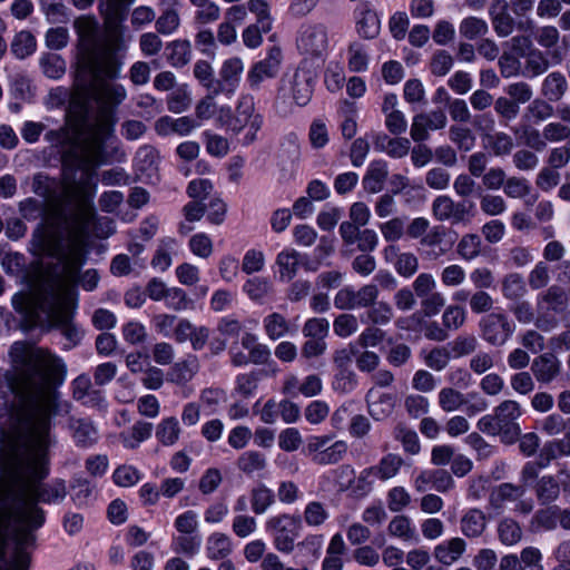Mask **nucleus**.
<instances>
[{
	"label": "nucleus",
	"mask_w": 570,
	"mask_h": 570,
	"mask_svg": "<svg viewBox=\"0 0 570 570\" xmlns=\"http://www.w3.org/2000/svg\"><path fill=\"white\" fill-rule=\"evenodd\" d=\"M135 0H102L100 12L104 30L97 20L83 16L75 21L78 35L79 70L76 78V98L83 100L79 115L76 101L67 120V137L71 140L65 153L63 179L57 183L42 174L33 178V190L45 198H28L20 204L23 218L35 220L42 216L33 232L30 249L36 256L56 259L50 269L81 268L85 263V238L95 212L92 195L96 169L122 163L126 153L114 136L112 108L125 100L122 85L110 80L119 76L121 62L117 53L126 50L121 22L126 9Z\"/></svg>",
	"instance_id": "1"
},
{
	"label": "nucleus",
	"mask_w": 570,
	"mask_h": 570,
	"mask_svg": "<svg viewBox=\"0 0 570 570\" xmlns=\"http://www.w3.org/2000/svg\"><path fill=\"white\" fill-rule=\"evenodd\" d=\"M9 355L14 371L9 386L19 399L21 428L8 469L9 492L0 504V566L28 570L35 531L45 523L38 502L59 503L67 494L62 480L40 485L56 442L50 432L55 384L65 380L67 367L61 357L24 342H14Z\"/></svg>",
	"instance_id": "2"
},
{
	"label": "nucleus",
	"mask_w": 570,
	"mask_h": 570,
	"mask_svg": "<svg viewBox=\"0 0 570 570\" xmlns=\"http://www.w3.org/2000/svg\"><path fill=\"white\" fill-rule=\"evenodd\" d=\"M68 269H46L37 285L16 293L11 303L27 326L60 327L70 341L77 342L81 333L71 320L77 308L75 284L80 268Z\"/></svg>",
	"instance_id": "3"
},
{
	"label": "nucleus",
	"mask_w": 570,
	"mask_h": 570,
	"mask_svg": "<svg viewBox=\"0 0 570 570\" xmlns=\"http://www.w3.org/2000/svg\"><path fill=\"white\" fill-rule=\"evenodd\" d=\"M263 122V116L256 111L254 98L250 95H243L238 98L234 119L228 121L227 129L235 134L245 129L243 142L250 145L256 140Z\"/></svg>",
	"instance_id": "4"
},
{
	"label": "nucleus",
	"mask_w": 570,
	"mask_h": 570,
	"mask_svg": "<svg viewBox=\"0 0 570 570\" xmlns=\"http://www.w3.org/2000/svg\"><path fill=\"white\" fill-rule=\"evenodd\" d=\"M313 95V80L311 73L304 69H296L292 75H285L278 88L277 99L284 104L292 101L296 106H306Z\"/></svg>",
	"instance_id": "5"
},
{
	"label": "nucleus",
	"mask_w": 570,
	"mask_h": 570,
	"mask_svg": "<svg viewBox=\"0 0 570 570\" xmlns=\"http://www.w3.org/2000/svg\"><path fill=\"white\" fill-rule=\"evenodd\" d=\"M302 528L299 515L281 514L271 517L266 521V531L273 537L275 548L284 553L294 549Z\"/></svg>",
	"instance_id": "6"
},
{
	"label": "nucleus",
	"mask_w": 570,
	"mask_h": 570,
	"mask_svg": "<svg viewBox=\"0 0 570 570\" xmlns=\"http://www.w3.org/2000/svg\"><path fill=\"white\" fill-rule=\"evenodd\" d=\"M568 298L559 286H551L537 298L535 325L549 332L554 328L557 320L554 313L561 312L567 305Z\"/></svg>",
	"instance_id": "7"
},
{
	"label": "nucleus",
	"mask_w": 570,
	"mask_h": 570,
	"mask_svg": "<svg viewBox=\"0 0 570 570\" xmlns=\"http://www.w3.org/2000/svg\"><path fill=\"white\" fill-rule=\"evenodd\" d=\"M296 43L301 53L321 56L328 49V30L323 23H305L299 29Z\"/></svg>",
	"instance_id": "8"
},
{
	"label": "nucleus",
	"mask_w": 570,
	"mask_h": 570,
	"mask_svg": "<svg viewBox=\"0 0 570 570\" xmlns=\"http://www.w3.org/2000/svg\"><path fill=\"white\" fill-rule=\"evenodd\" d=\"M283 61L282 50L274 46L263 60L254 63L247 72V82L252 89H258L266 79L275 78Z\"/></svg>",
	"instance_id": "9"
},
{
	"label": "nucleus",
	"mask_w": 570,
	"mask_h": 570,
	"mask_svg": "<svg viewBox=\"0 0 570 570\" xmlns=\"http://www.w3.org/2000/svg\"><path fill=\"white\" fill-rule=\"evenodd\" d=\"M493 411L503 428V442L508 444L515 442L521 433L520 424L517 422L522 415L520 404L513 400H505Z\"/></svg>",
	"instance_id": "10"
},
{
	"label": "nucleus",
	"mask_w": 570,
	"mask_h": 570,
	"mask_svg": "<svg viewBox=\"0 0 570 570\" xmlns=\"http://www.w3.org/2000/svg\"><path fill=\"white\" fill-rule=\"evenodd\" d=\"M525 490L523 487H515L504 483L498 487L491 494L493 504L501 507L511 503L514 511L528 513L533 508L531 499H524Z\"/></svg>",
	"instance_id": "11"
},
{
	"label": "nucleus",
	"mask_w": 570,
	"mask_h": 570,
	"mask_svg": "<svg viewBox=\"0 0 570 570\" xmlns=\"http://www.w3.org/2000/svg\"><path fill=\"white\" fill-rule=\"evenodd\" d=\"M355 29L363 39H374L381 31V19L368 2L360 3L355 11Z\"/></svg>",
	"instance_id": "12"
},
{
	"label": "nucleus",
	"mask_w": 570,
	"mask_h": 570,
	"mask_svg": "<svg viewBox=\"0 0 570 570\" xmlns=\"http://www.w3.org/2000/svg\"><path fill=\"white\" fill-rule=\"evenodd\" d=\"M445 125L446 116L441 110L419 114L413 117L411 125V137L414 141L425 140L429 136V130L442 129L445 127Z\"/></svg>",
	"instance_id": "13"
},
{
	"label": "nucleus",
	"mask_w": 570,
	"mask_h": 570,
	"mask_svg": "<svg viewBox=\"0 0 570 570\" xmlns=\"http://www.w3.org/2000/svg\"><path fill=\"white\" fill-rule=\"evenodd\" d=\"M386 263L392 264L396 273L405 278L412 277L419 269V259L412 253H401L395 245H389L383 250Z\"/></svg>",
	"instance_id": "14"
},
{
	"label": "nucleus",
	"mask_w": 570,
	"mask_h": 570,
	"mask_svg": "<svg viewBox=\"0 0 570 570\" xmlns=\"http://www.w3.org/2000/svg\"><path fill=\"white\" fill-rule=\"evenodd\" d=\"M484 338L492 344H503L512 334L513 327L502 314H490L482 321Z\"/></svg>",
	"instance_id": "15"
},
{
	"label": "nucleus",
	"mask_w": 570,
	"mask_h": 570,
	"mask_svg": "<svg viewBox=\"0 0 570 570\" xmlns=\"http://www.w3.org/2000/svg\"><path fill=\"white\" fill-rule=\"evenodd\" d=\"M395 406V396L382 392L379 387H372L367 393V407L370 415L381 421L389 417Z\"/></svg>",
	"instance_id": "16"
},
{
	"label": "nucleus",
	"mask_w": 570,
	"mask_h": 570,
	"mask_svg": "<svg viewBox=\"0 0 570 570\" xmlns=\"http://www.w3.org/2000/svg\"><path fill=\"white\" fill-rule=\"evenodd\" d=\"M244 72V62L238 57H233L224 61L219 76L222 79V91L228 97L233 96L239 86Z\"/></svg>",
	"instance_id": "17"
},
{
	"label": "nucleus",
	"mask_w": 570,
	"mask_h": 570,
	"mask_svg": "<svg viewBox=\"0 0 570 570\" xmlns=\"http://www.w3.org/2000/svg\"><path fill=\"white\" fill-rule=\"evenodd\" d=\"M433 214L439 220L462 222L468 215L465 203L455 204L448 196H439L433 202Z\"/></svg>",
	"instance_id": "18"
},
{
	"label": "nucleus",
	"mask_w": 570,
	"mask_h": 570,
	"mask_svg": "<svg viewBox=\"0 0 570 570\" xmlns=\"http://www.w3.org/2000/svg\"><path fill=\"white\" fill-rule=\"evenodd\" d=\"M301 263L302 256L296 249L284 248L276 256L275 274L279 281L291 282L296 276Z\"/></svg>",
	"instance_id": "19"
},
{
	"label": "nucleus",
	"mask_w": 570,
	"mask_h": 570,
	"mask_svg": "<svg viewBox=\"0 0 570 570\" xmlns=\"http://www.w3.org/2000/svg\"><path fill=\"white\" fill-rule=\"evenodd\" d=\"M540 454L542 466H549L553 460L559 458L570 456V419L567 422L564 436L546 442Z\"/></svg>",
	"instance_id": "20"
},
{
	"label": "nucleus",
	"mask_w": 570,
	"mask_h": 570,
	"mask_svg": "<svg viewBox=\"0 0 570 570\" xmlns=\"http://www.w3.org/2000/svg\"><path fill=\"white\" fill-rule=\"evenodd\" d=\"M342 57L353 73L365 72L370 67L371 56L367 47L357 40L350 42Z\"/></svg>",
	"instance_id": "21"
},
{
	"label": "nucleus",
	"mask_w": 570,
	"mask_h": 570,
	"mask_svg": "<svg viewBox=\"0 0 570 570\" xmlns=\"http://www.w3.org/2000/svg\"><path fill=\"white\" fill-rule=\"evenodd\" d=\"M72 394L76 400L86 405L101 407L105 404L102 393L92 389L91 380L86 374H81L72 381Z\"/></svg>",
	"instance_id": "22"
},
{
	"label": "nucleus",
	"mask_w": 570,
	"mask_h": 570,
	"mask_svg": "<svg viewBox=\"0 0 570 570\" xmlns=\"http://www.w3.org/2000/svg\"><path fill=\"white\" fill-rule=\"evenodd\" d=\"M199 370V363L196 356L189 355L186 358L176 362L167 373V380L177 385H185Z\"/></svg>",
	"instance_id": "23"
},
{
	"label": "nucleus",
	"mask_w": 570,
	"mask_h": 570,
	"mask_svg": "<svg viewBox=\"0 0 570 570\" xmlns=\"http://www.w3.org/2000/svg\"><path fill=\"white\" fill-rule=\"evenodd\" d=\"M493 28L499 37H508L513 31V19L505 0H495L490 8Z\"/></svg>",
	"instance_id": "24"
},
{
	"label": "nucleus",
	"mask_w": 570,
	"mask_h": 570,
	"mask_svg": "<svg viewBox=\"0 0 570 570\" xmlns=\"http://www.w3.org/2000/svg\"><path fill=\"white\" fill-rule=\"evenodd\" d=\"M465 541L461 538H452L438 544L434 549L435 559L445 564L451 566L456 562L465 551Z\"/></svg>",
	"instance_id": "25"
},
{
	"label": "nucleus",
	"mask_w": 570,
	"mask_h": 570,
	"mask_svg": "<svg viewBox=\"0 0 570 570\" xmlns=\"http://www.w3.org/2000/svg\"><path fill=\"white\" fill-rule=\"evenodd\" d=\"M531 370L539 382L549 383L559 374L560 362L551 354H543L533 361Z\"/></svg>",
	"instance_id": "26"
},
{
	"label": "nucleus",
	"mask_w": 570,
	"mask_h": 570,
	"mask_svg": "<svg viewBox=\"0 0 570 570\" xmlns=\"http://www.w3.org/2000/svg\"><path fill=\"white\" fill-rule=\"evenodd\" d=\"M178 243L175 238L165 237L159 240L156 253L151 259V266L158 272L167 271L173 263V255L176 254Z\"/></svg>",
	"instance_id": "27"
},
{
	"label": "nucleus",
	"mask_w": 570,
	"mask_h": 570,
	"mask_svg": "<svg viewBox=\"0 0 570 570\" xmlns=\"http://www.w3.org/2000/svg\"><path fill=\"white\" fill-rule=\"evenodd\" d=\"M179 421L175 416H166L160 420L156 428V439L165 446L174 445L180 436Z\"/></svg>",
	"instance_id": "28"
},
{
	"label": "nucleus",
	"mask_w": 570,
	"mask_h": 570,
	"mask_svg": "<svg viewBox=\"0 0 570 570\" xmlns=\"http://www.w3.org/2000/svg\"><path fill=\"white\" fill-rule=\"evenodd\" d=\"M387 176V165L383 160L372 161L364 176L363 184L365 189L371 193H379Z\"/></svg>",
	"instance_id": "29"
},
{
	"label": "nucleus",
	"mask_w": 570,
	"mask_h": 570,
	"mask_svg": "<svg viewBox=\"0 0 570 570\" xmlns=\"http://www.w3.org/2000/svg\"><path fill=\"white\" fill-rule=\"evenodd\" d=\"M153 424L148 422H137L130 431L120 434L121 443L127 449H136L140 443L151 436Z\"/></svg>",
	"instance_id": "30"
},
{
	"label": "nucleus",
	"mask_w": 570,
	"mask_h": 570,
	"mask_svg": "<svg viewBox=\"0 0 570 570\" xmlns=\"http://www.w3.org/2000/svg\"><path fill=\"white\" fill-rule=\"evenodd\" d=\"M387 531L392 537L402 541H414L417 539L415 527L411 519L405 515L394 517L387 525Z\"/></svg>",
	"instance_id": "31"
},
{
	"label": "nucleus",
	"mask_w": 570,
	"mask_h": 570,
	"mask_svg": "<svg viewBox=\"0 0 570 570\" xmlns=\"http://www.w3.org/2000/svg\"><path fill=\"white\" fill-rule=\"evenodd\" d=\"M168 61L173 67H183L191 58V45L187 40H175L166 47Z\"/></svg>",
	"instance_id": "32"
},
{
	"label": "nucleus",
	"mask_w": 570,
	"mask_h": 570,
	"mask_svg": "<svg viewBox=\"0 0 570 570\" xmlns=\"http://www.w3.org/2000/svg\"><path fill=\"white\" fill-rule=\"evenodd\" d=\"M346 81L345 70L340 61L332 60L327 63L324 71V85L333 94L342 90Z\"/></svg>",
	"instance_id": "33"
},
{
	"label": "nucleus",
	"mask_w": 570,
	"mask_h": 570,
	"mask_svg": "<svg viewBox=\"0 0 570 570\" xmlns=\"http://www.w3.org/2000/svg\"><path fill=\"white\" fill-rule=\"evenodd\" d=\"M195 6V21L199 24L215 22L220 17V8L214 0H189Z\"/></svg>",
	"instance_id": "34"
},
{
	"label": "nucleus",
	"mask_w": 570,
	"mask_h": 570,
	"mask_svg": "<svg viewBox=\"0 0 570 570\" xmlns=\"http://www.w3.org/2000/svg\"><path fill=\"white\" fill-rule=\"evenodd\" d=\"M247 9L248 12L255 16V23L261 26L264 32H269L272 30L274 19L267 0H248Z\"/></svg>",
	"instance_id": "35"
},
{
	"label": "nucleus",
	"mask_w": 570,
	"mask_h": 570,
	"mask_svg": "<svg viewBox=\"0 0 570 570\" xmlns=\"http://www.w3.org/2000/svg\"><path fill=\"white\" fill-rule=\"evenodd\" d=\"M71 429L73 439L78 445L88 446L97 441V429L88 420H75Z\"/></svg>",
	"instance_id": "36"
},
{
	"label": "nucleus",
	"mask_w": 570,
	"mask_h": 570,
	"mask_svg": "<svg viewBox=\"0 0 570 570\" xmlns=\"http://www.w3.org/2000/svg\"><path fill=\"white\" fill-rule=\"evenodd\" d=\"M37 41L30 31H19L11 42V51L18 59H24L36 51Z\"/></svg>",
	"instance_id": "37"
},
{
	"label": "nucleus",
	"mask_w": 570,
	"mask_h": 570,
	"mask_svg": "<svg viewBox=\"0 0 570 570\" xmlns=\"http://www.w3.org/2000/svg\"><path fill=\"white\" fill-rule=\"evenodd\" d=\"M191 104V91L188 85H180L174 88L167 98L168 110L175 114L186 111Z\"/></svg>",
	"instance_id": "38"
},
{
	"label": "nucleus",
	"mask_w": 570,
	"mask_h": 570,
	"mask_svg": "<svg viewBox=\"0 0 570 570\" xmlns=\"http://www.w3.org/2000/svg\"><path fill=\"white\" fill-rule=\"evenodd\" d=\"M568 87L564 76L560 72L548 75L542 85V94L552 101L559 100Z\"/></svg>",
	"instance_id": "39"
},
{
	"label": "nucleus",
	"mask_w": 570,
	"mask_h": 570,
	"mask_svg": "<svg viewBox=\"0 0 570 570\" xmlns=\"http://www.w3.org/2000/svg\"><path fill=\"white\" fill-rule=\"evenodd\" d=\"M206 550L209 559H223L232 552L230 539L223 533H213L207 540Z\"/></svg>",
	"instance_id": "40"
},
{
	"label": "nucleus",
	"mask_w": 570,
	"mask_h": 570,
	"mask_svg": "<svg viewBox=\"0 0 570 570\" xmlns=\"http://www.w3.org/2000/svg\"><path fill=\"white\" fill-rule=\"evenodd\" d=\"M439 406L444 412H455L466 403L465 395L452 387H443L438 395Z\"/></svg>",
	"instance_id": "41"
},
{
	"label": "nucleus",
	"mask_w": 570,
	"mask_h": 570,
	"mask_svg": "<svg viewBox=\"0 0 570 570\" xmlns=\"http://www.w3.org/2000/svg\"><path fill=\"white\" fill-rule=\"evenodd\" d=\"M264 328L269 340L276 341L289 332V324L279 313H272L264 318Z\"/></svg>",
	"instance_id": "42"
},
{
	"label": "nucleus",
	"mask_w": 570,
	"mask_h": 570,
	"mask_svg": "<svg viewBox=\"0 0 570 570\" xmlns=\"http://www.w3.org/2000/svg\"><path fill=\"white\" fill-rule=\"evenodd\" d=\"M485 529V517L480 510L468 511L461 521V530L468 537H478Z\"/></svg>",
	"instance_id": "43"
},
{
	"label": "nucleus",
	"mask_w": 570,
	"mask_h": 570,
	"mask_svg": "<svg viewBox=\"0 0 570 570\" xmlns=\"http://www.w3.org/2000/svg\"><path fill=\"white\" fill-rule=\"evenodd\" d=\"M502 293L508 299H519L527 293L523 277L518 273L507 275L502 281Z\"/></svg>",
	"instance_id": "44"
},
{
	"label": "nucleus",
	"mask_w": 570,
	"mask_h": 570,
	"mask_svg": "<svg viewBox=\"0 0 570 570\" xmlns=\"http://www.w3.org/2000/svg\"><path fill=\"white\" fill-rule=\"evenodd\" d=\"M460 35L469 40L483 37L488 33L489 27L485 20L476 17L464 18L459 26Z\"/></svg>",
	"instance_id": "45"
},
{
	"label": "nucleus",
	"mask_w": 570,
	"mask_h": 570,
	"mask_svg": "<svg viewBox=\"0 0 570 570\" xmlns=\"http://www.w3.org/2000/svg\"><path fill=\"white\" fill-rule=\"evenodd\" d=\"M402 464L403 460L401 456L387 454L383 456L376 465H374V469L380 481H387L399 473Z\"/></svg>",
	"instance_id": "46"
},
{
	"label": "nucleus",
	"mask_w": 570,
	"mask_h": 570,
	"mask_svg": "<svg viewBox=\"0 0 570 570\" xmlns=\"http://www.w3.org/2000/svg\"><path fill=\"white\" fill-rule=\"evenodd\" d=\"M347 451V443L343 440L332 441L323 452L316 456L317 464H334L343 459Z\"/></svg>",
	"instance_id": "47"
},
{
	"label": "nucleus",
	"mask_w": 570,
	"mask_h": 570,
	"mask_svg": "<svg viewBox=\"0 0 570 570\" xmlns=\"http://www.w3.org/2000/svg\"><path fill=\"white\" fill-rule=\"evenodd\" d=\"M206 151L213 157H225L229 151V142L227 138L214 134L212 131L203 132Z\"/></svg>",
	"instance_id": "48"
},
{
	"label": "nucleus",
	"mask_w": 570,
	"mask_h": 570,
	"mask_svg": "<svg viewBox=\"0 0 570 570\" xmlns=\"http://www.w3.org/2000/svg\"><path fill=\"white\" fill-rule=\"evenodd\" d=\"M537 495L543 503L556 500L560 492L558 480L552 475H543L537 483Z\"/></svg>",
	"instance_id": "49"
},
{
	"label": "nucleus",
	"mask_w": 570,
	"mask_h": 570,
	"mask_svg": "<svg viewBox=\"0 0 570 570\" xmlns=\"http://www.w3.org/2000/svg\"><path fill=\"white\" fill-rule=\"evenodd\" d=\"M42 72L51 79H60L66 72L65 60L56 53H49L41 58Z\"/></svg>",
	"instance_id": "50"
},
{
	"label": "nucleus",
	"mask_w": 570,
	"mask_h": 570,
	"mask_svg": "<svg viewBox=\"0 0 570 570\" xmlns=\"http://www.w3.org/2000/svg\"><path fill=\"white\" fill-rule=\"evenodd\" d=\"M142 478L141 472L132 465L118 466L112 474L114 482L124 488L135 485Z\"/></svg>",
	"instance_id": "51"
},
{
	"label": "nucleus",
	"mask_w": 570,
	"mask_h": 570,
	"mask_svg": "<svg viewBox=\"0 0 570 570\" xmlns=\"http://www.w3.org/2000/svg\"><path fill=\"white\" fill-rule=\"evenodd\" d=\"M481 250V239L478 235L469 234L461 238L458 244V253L465 261H472L479 256Z\"/></svg>",
	"instance_id": "52"
},
{
	"label": "nucleus",
	"mask_w": 570,
	"mask_h": 570,
	"mask_svg": "<svg viewBox=\"0 0 570 570\" xmlns=\"http://www.w3.org/2000/svg\"><path fill=\"white\" fill-rule=\"evenodd\" d=\"M522 531L519 524L510 519L503 520L499 525V538L505 546H513L521 540Z\"/></svg>",
	"instance_id": "53"
},
{
	"label": "nucleus",
	"mask_w": 570,
	"mask_h": 570,
	"mask_svg": "<svg viewBox=\"0 0 570 570\" xmlns=\"http://www.w3.org/2000/svg\"><path fill=\"white\" fill-rule=\"evenodd\" d=\"M387 507L392 512H401L411 503V495L403 487H394L387 493Z\"/></svg>",
	"instance_id": "54"
},
{
	"label": "nucleus",
	"mask_w": 570,
	"mask_h": 570,
	"mask_svg": "<svg viewBox=\"0 0 570 570\" xmlns=\"http://www.w3.org/2000/svg\"><path fill=\"white\" fill-rule=\"evenodd\" d=\"M274 502V493L272 490L261 485L253 491L252 509L255 513H264Z\"/></svg>",
	"instance_id": "55"
},
{
	"label": "nucleus",
	"mask_w": 570,
	"mask_h": 570,
	"mask_svg": "<svg viewBox=\"0 0 570 570\" xmlns=\"http://www.w3.org/2000/svg\"><path fill=\"white\" fill-rule=\"evenodd\" d=\"M253 411L255 414L259 415V419L263 423L273 424L277 420L279 413V404L274 399H271L262 405L261 400H258L254 404Z\"/></svg>",
	"instance_id": "56"
},
{
	"label": "nucleus",
	"mask_w": 570,
	"mask_h": 570,
	"mask_svg": "<svg viewBox=\"0 0 570 570\" xmlns=\"http://www.w3.org/2000/svg\"><path fill=\"white\" fill-rule=\"evenodd\" d=\"M328 518L325 507L316 501L307 503L304 510V520L311 527L323 524Z\"/></svg>",
	"instance_id": "57"
},
{
	"label": "nucleus",
	"mask_w": 570,
	"mask_h": 570,
	"mask_svg": "<svg viewBox=\"0 0 570 570\" xmlns=\"http://www.w3.org/2000/svg\"><path fill=\"white\" fill-rule=\"evenodd\" d=\"M265 266V254L259 249H248L242 263V269L246 274H254L261 272Z\"/></svg>",
	"instance_id": "58"
},
{
	"label": "nucleus",
	"mask_w": 570,
	"mask_h": 570,
	"mask_svg": "<svg viewBox=\"0 0 570 570\" xmlns=\"http://www.w3.org/2000/svg\"><path fill=\"white\" fill-rule=\"evenodd\" d=\"M243 289L250 299L259 301L271 289V283L267 278L254 277L244 284Z\"/></svg>",
	"instance_id": "59"
},
{
	"label": "nucleus",
	"mask_w": 570,
	"mask_h": 570,
	"mask_svg": "<svg viewBox=\"0 0 570 570\" xmlns=\"http://www.w3.org/2000/svg\"><path fill=\"white\" fill-rule=\"evenodd\" d=\"M440 277L444 286L455 287L464 283L466 273L462 266L452 264L442 269Z\"/></svg>",
	"instance_id": "60"
},
{
	"label": "nucleus",
	"mask_w": 570,
	"mask_h": 570,
	"mask_svg": "<svg viewBox=\"0 0 570 570\" xmlns=\"http://www.w3.org/2000/svg\"><path fill=\"white\" fill-rule=\"evenodd\" d=\"M333 328L340 337H348L357 331L358 322L352 314H342L335 318Z\"/></svg>",
	"instance_id": "61"
},
{
	"label": "nucleus",
	"mask_w": 570,
	"mask_h": 570,
	"mask_svg": "<svg viewBox=\"0 0 570 570\" xmlns=\"http://www.w3.org/2000/svg\"><path fill=\"white\" fill-rule=\"evenodd\" d=\"M189 248L194 255L207 258L213 253V242L205 233H198L190 238Z\"/></svg>",
	"instance_id": "62"
},
{
	"label": "nucleus",
	"mask_w": 570,
	"mask_h": 570,
	"mask_svg": "<svg viewBox=\"0 0 570 570\" xmlns=\"http://www.w3.org/2000/svg\"><path fill=\"white\" fill-rule=\"evenodd\" d=\"M156 158V151L151 147L144 146L136 153L135 166L141 174L148 170L153 173L155 170Z\"/></svg>",
	"instance_id": "63"
},
{
	"label": "nucleus",
	"mask_w": 570,
	"mask_h": 570,
	"mask_svg": "<svg viewBox=\"0 0 570 570\" xmlns=\"http://www.w3.org/2000/svg\"><path fill=\"white\" fill-rule=\"evenodd\" d=\"M405 223L402 218H392L380 225V230L386 242H397L404 234Z\"/></svg>",
	"instance_id": "64"
}]
</instances>
